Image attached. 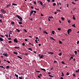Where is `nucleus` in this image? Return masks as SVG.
Instances as JSON below:
<instances>
[{
  "label": "nucleus",
  "instance_id": "nucleus-16",
  "mask_svg": "<svg viewBox=\"0 0 79 79\" xmlns=\"http://www.w3.org/2000/svg\"><path fill=\"white\" fill-rule=\"evenodd\" d=\"M0 41H3V40L1 37H0Z\"/></svg>",
  "mask_w": 79,
  "mask_h": 79
},
{
  "label": "nucleus",
  "instance_id": "nucleus-60",
  "mask_svg": "<svg viewBox=\"0 0 79 79\" xmlns=\"http://www.w3.org/2000/svg\"><path fill=\"white\" fill-rule=\"evenodd\" d=\"M25 40L26 42H27V39H25Z\"/></svg>",
  "mask_w": 79,
  "mask_h": 79
},
{
  "label": "nucleus",
  "instance_id": "nucleus-27",
  "mask_svg": "<svg viewBox=\"0 0 79 79\" xmlns=\"http://www.w3.org/2000/svg\"><path fill=\"white\" fill-rule=\"evenodd\" d=\"M19 77V79H23V76H21V77Z\"/></svg>",
  "mask_w": 79,
  "mask_h": 79
},
{
  "label": "nucleus",
  "instance_id": "nucleus-63",
  "mask_svg": "<svg viewBox=\"0 0 79 79\" xmlns=\"http://www.w3.org/2000/svg\"><path fill=\"white\" fill-rule=\"evenodd\" d=\"M9 38H10V33H9Z\"/></svg>",
  "mask_w": 79,
  "mask_h": 79
},
{
  "label": "nucleus",
  "instance_id": "nucleus-8",
  "mask_svg": "<svg viewBox=\"0 0 79 79\" xmlns=\"http://www.w3.org/2000/svg\"><path fill=\"white\" fill-rule=\"evenodd\" d=\"M44 57V55H42L40 57V58H43Z\"/></svg>",
  "mask_w": 79,
  "mask_h": 79
},
{
  "label": "nucleus",
  "instance_id": "nucleus-25",
  "mask_svg": "<svg viewBox=\"0 0 79 79\" xmlns=\"http://www.w3.org/2000/svg\"><path fill=\"white\" fill-rule=\"evenodd\" d=\"M14 54H15V55H18V53L16 52H13Z\"/></svg>",
  "mask_w": 79,
  "mask_h": 79
},
{
  "label": "nucleus",
  "instance_id": "nucleus-53",
  "mask_svg": "<svg viewBox=\"0 0 79 79\" xmlns=\"http://www.w3.org/2000/svg\"><path fill=\"white\" fill-rule=\"evenodd\" d=\"M38 78H40V75H38Z\"/></svg>",
  "mask_w": 79,
  "mask_h": 79
},
{
  "label": "nucleus",
  "instance_id": "nucleus-55",
  "mask_svg": "<svg viewBox=\"0 0 79 79\" xmlns=\"http://www.w3.org/2000/svg\"><path fill=\"white\" fill-rule=\"evenodd\" d=\"M24 32H27V30H24Z\"/></svg>",
  "mask_w": 79,
  "mask_h": 79
},
{
  "label": "nucleus",
  "instance_id": "nucleus-1",
  "mask_svg": "<svg viewBox=\"0 0 79 79\" xmlns=\"http://www.w3.org/2000/svg\"><path fill=\"white\" fill-rule=\"evenodd\" d=\"M16 16L19 19H20V21H23V19H22V18L19 15H16Z\"/></svg>",
  "mask_w": 79,
  "mask_h": 79
},
{
  "label": "nucleus",
  "instance_id": "nucleus-4",
  "mask_svg": "<svg viewBox=\"0 0 79 79\" xmlns=\"http://www.w3.org/2000/svg\"><path fill=\"white\" fill-rule=\"evenodd\" d=\"M15 42H16V43H18V40L16 38H15L14 40Z\"/></svg>",
  "mask_w": 79,
  "mask_h": 79
},
{
  "label": "nucleus",
  "instance_id": "nucleus-59",
  "mask_svg": "<svg viewBox=\"0 0 79 79\" xmlns=\"http://www.w3.org/2000/svg\"><path fill=\"white\" fill-rule=\"evenodd\" d=\"M57 63V62L55 60V61L54 62V63Z\"/></svg>",
  "mask_w": 79,
  "mask_h": 79
},
{
  "label": "nucleus",
  "instance_id": "nucleus-34",
  "mask_svg": "<svg viewBox=\"0 0 79 79\" xmlns=\"http://www.w3.org/2000/svg\"><path fill=\"white\" fill-rule=\"evenodd\" d=\"M74 53H75V55H77V51H74Z\"/></svg>",
  "mask_w": 79,
  "mask_h": 79
},
{
  "label": "nucleus",
  "instance_id": "nucleus-9",
  "mask_svg": "<svg viewBox=\"0 0 79 79\" xmlns=\"http://www.w3.org/2000/svg\"><path fill=\"white\" fill-rule=\"evenodd\" d=\"M3 14H0V18H3Z\"/></svg>",
  "mask_w": 79,
  "mask_h": 79
},
{
  "label": "nucleus",
  "instance_id": "nucleus-58",
  "mask_svg": "<svg viewBox=\"0 0 79 79\" xmlns=\"http://www.w3.org/2000/svg\"><path fill=\"white\" fill-rule=\"evenodd\" d=\"M6 62H7L8 63H10V62L9 61H7Z\"/></svg>",
  "mask_w": 79,
  "mask_h": 79
},
{
  "label": "nucleus",
  "instance_id": "nucleus-64",
  "mask_svg": "<svg viewBox=\"0 0 79 79\" xmlns=\"http://www.w3.org/2000/svg\"><path fill=\"white\" fill-rule=\"evenodd\" d=\"M9 43H11L12 42L11 41H8Z\"/></svg>",
  "mask_w": 79,
  "mask_h": 79
},
{
  "label": "nucleus",
  "instance_id": "nucleus-42",
  "mask_svg": "<svg viewBox=\"0 0 79 79\" xmlns=\"http://www.w3.org/2000/svg\"><path fill=\"white\" fill-rule=\"evenodd\" d=\"M19 24H22V22H19Z\"/></svg>",
  "mask_w": 79,
  "mask_h": 79
},
{
  "label": "nucleus",
  "instance_id": "nucleus-44",
  "mask_svg": "<svg viewBox=\"0 0 79 79\" xmlns=\"http://www.w3.org/2000/svg\"><path fill=\"white\" fill-rule=\"evenodd\" d=\"M35 71L36 72H37V73H40V71H37V70H35Z\"/></svg>",
  "mask_w": 79,
  "mask_h": 79
},
{
  "label": "nucleus",
  "instance_id": "nucleus-33",
  "mask_svg": "<svg viewBox=\"0 0 79 79\" xmlns=\"http://www.w3.org/2000/svg\"><path fill=\"white\" fill-rule=\"evenodd\" d=\"M55 5H56V3H53V6H55Z\"/></svg>",
  "mask_w": 79,
  "mask_h": 79
},
{
  "label": "nucleus",
  "instance_id": "nucleus-49",
  "mask_svg": "<svg viewBox=\"0 0 79 79\" xmlns=\"http://www.w3.org/2000/svg\"><path fill=\"white\" fill-rule=\"evenodd\" d=\"M58 31H61V28H58Z\"/></svg>",
  "mask_w": 79,
  "mask_h": 79
},
{
  "label": "nucleus",
  "instance_id": "nucleus-18",
  "mask_svg": "<svg viewBox=\"0 0 79 79\" xmlns=\"http://www.w3.org/2000/svg\"><path fill=\"white\" fill-rule=\"evenodd\" d=\"M15 76H16V77H18V75L16 74V73L15 74Z\"/></svg>",
  "mask_w": 79,
  "mask_h": 79
},
{
  "label": "nucleus",
  "instance_id": "nucleus-56",
  "mask_svg": "<svg viewBox=\"0 0 79 79\" xmlns=\"http://www.w3.org/2000/svg\"><path fill=\"white\" fill-rule=\"evenodd\" d=\"M5 35L6 37H8V35Z\"/></svg>",
  "mask_w": 79,
  "mask_h": 79
},
{
  "label": "nucleus",
  "instance_id": "nucleus-31",
  "mask_svg": "<svg viewBox=\"0 0 79 79\" xmlns=\"http://www.w3.org/2000/svg\"><path fill=\"white\" fill-rule=\"evenodd\" d=\"M68 22L69 23H71V20H68Z\"/></svg>",
  "mask_w": 79,
  "mask_h": 79
},
{
  "label": "nucleus",
  "instance_id": "nucleus-5",
  "mask_svg": "<svg viewBox=\"0 0 79 79\" xmlns=\"http://www.w3.org/2000/svg\"><path fill=\"white\" fill-rule=\"evenodd\" d=\"M3 55H4L5 56H6V57H8V55L6 54V53L3 54Z\"/></svg>",
  "mask_w": 79,
  "mask_h": 79
},
{
  "label": "nucleus",
  "instance_id": "nucleus-22",
  "mask_svg": "<svg viewBox=\"0 0 79 79\" xmlns=\"http://www.w3.org/2000/svg\"><path fill=\"white\" fill-rule=\"evenodd\" d=\"M61 19L62 21H64V19L63 17H61Z\"/></svg>",
  "mask_w": 79,
  "mask_h": 79
},
{
  "label": "nucleus",
  "instance_id": "nucleus-13",
  "mask_svg": "<svg viewBox=\"0 0 79 79\" xmlns=\"http://www.w3.org/2000/svg\"><path fill=\"white\" fill-rule=\"evenodd\" d=\"M41 69V70H43V71H44L45 72V71H46V70L44 69Z\"/></svg>",
  "mask_w": 79,
  "mask_h": 79
},
{
  "label": "nucleus",
  "instance_id": "nucleus-32",
  "mask_svg": "<svg viewBox=\"0 0 79 79\" xmlns=\"http://www.w3.org/2000/svg\"><path fill=\"white\" fill-rule=\"evenodd\" d=\"M66 75H67L69 76V73L67 72L66 74Z\"/></svg>",
  "mask_w": 79,
  "mask_h": 79
},
{
  "label": "nucleus",
  "instance_id": "nucleus-61",
  "mask_svg": "<svg viewBox=\"0 0 79 79\" xmlns=\"http://www.w3.org/2000/svg\"><path fill=\"white\" fill-rule=\"evenodd\" d=\"M34 3L35 5V4H36V2H35V1H34Z\"/></svg>",
  "mask_w": 79,
  "mask_h": 79
},
{
  "label": "nucleus",
  "instance_id": "nucleus-24",
  "mask_svg": "<svg viewBox=\"0 0 79 79\" xmlns=\"http://www.w3.org/2000/svg\"><path fill=\"white\" fill-rule=\"evenodd\" d=\"M73 19H74V20H75L76 18H75V17H74V15H73Z\"/></svg>",
  "mask_w": 79,
  "mask_h": 79
},
{
  "label": "nucleus",
  "instance_id": "nucleus-43",
  "mask_svg": "<svg viewBox=\"0 0 79 79\" xmlns=\"http://www.w3.org/2000/svg\"><path fill=\"white\" fill-rule=\"evenodd\" d=\"M35 41L36 43H38V42H37V40H35Z\"/></svg>",
  "mask_w": 79,
  "mask_h": 79
},
{
  "label": "nucleus",
  "instance_id": "nucleus-19",
  "mask_svg": "<svg viewBox=\"0 0 79 79\" xmlns=\"http://www.w3.org/2000/svg\"><path fill=\"white\" fill-rule=\"evenodd\" d=\"M9 68H10V67L9 66H6V69H9Z\"/></svg>",
  "mask_w": 79,
  "mask_h": 79
},
{
  "label": "nucleus",
  "instance_id": "nucleus-41",
  "mask_svg": "<svg viewBox=\"0 0 79 79\" xmlns=\"http://www.w3.org/2000/svg\"><path fill=\"white\" fill-rule=\"evenodd\" d=\"M61 55H62V54L61 53H60L59 54V56H61Z\"/></svg>",
  "mask_w": 79,
  "mask_h": 79
},
{
  "label": "nucleus",
  "instance_id": "nucleus-10",
  "mask_svg": "<svg viewBox=\"0 0 79 79\" xmlns=\"http://www.w3.org/2000/svg\"><path fill=\"white\" fill-rule=\"evenodd\" d=\"M15 48H17V49H20V47H15Z\"/></svg>",
  "mask_w": 79,
  "mask_h": 79
},
{
  "label": "nucleus",
  "instance_id": "nucleus-11",
  "mask_svg": "<svg viewBox=\"0 0 79 79\" xmlns=\"http://www.w3.org/2000/svg\"><path fill=\"white\" fill-rule=\"evenodd\" d=\"M51 40H55V39H54L52 37H50Z\"/></svg>",
  "mask_w": 79,
  "mask_h": 79
},
{
  "label": "nucleus",
  "instance_id": "nucleus-12",
  "mask_svg": "<svg viewBox=\"0 0 79 79\" xmlns=\"http://www.w3.org/2000/svg\"><path fill=\"white\" fill-rule=\"evenodd\" d=\"M43 32L44 34H48V33H47V31H43Z\"/></svg>",
  "mask_w": 79,
  "mask_h": 79
},
{
  "label": "nucleus",
  "instance_id": "nucleus-46",
  "mask_svg": "<svg viewBox=\"0 0 79 79\" xmlns=\"http://www.w3.org/2000/svg\"><path fill=\"white\" fill-rule=\"evenodd\" d=\"M30 13H31V14H32L33 13V10H32L31 12Z\"/></svg>",
  "mask_w": 79,
  "mask_h": 79
},
{
  "label": "nucleus",
  "instance_id": "nucleus-15",
  "mask_svg": "<svg viewBox=\"0 0 79 79\" xmlns=\"http://www.w3.org/2000/svg\"><path fill=\"white\" fill-rule=\"evenodd\" d=\"M16 30L18 32H20V30L18 29H16Z\"/></svg>",
  "mask_w": 79,
  "mask_h": 79
},
{
  "label": "nucleus",
  "instance_id": "nucleus-40",
  "mask_svg": "<svg viewBox=\"0 0 79 79\" xmlns=\"http://www.w3.org/2000/svg\"><path fill=\"white\" fill-rule=\"evenodd\" d=\"M62 76H64V73L63 72H62Z\"/></svg>",
  "mask_w": 79,
  "mask_h": 79
},
{
  "label": "nucleus",
  "instance_id": "nucleus-28",
  "mask_svg": "<svg viewBox=\"0 0 79 79\" xmlns=\"http://www.w3.org/2000/svg\"><path fill=\"white\" fill-rule=\"evenodd\" d=\"M59 44H62V42H61V41H59Z\"/></svg>",
  "mask_w": 79,
  "mask_h": 79
},
{
  "label": "nucleus",
  "instance_id": "nucleus-47",
  "mask_svg": "<svg viewBox=\"0 0 79 79\" xmlns=\"http://www.w3.org/2000/svg\"><path fill=\"white\" fill-rule=\"evenodd\" d=\"M72 3L74 5L76 4V3H75L74 2H72Z\"/></svg>",
  "mask_w": 79,
  "mask_h": 79
},
{
  "label": "nucleus",
  "instance_id": "nucleus-62",
  "mask_svg": "<svg viewBox=\"0 0 79 79\" xmlns=\"http://www.w3.org/2000/svg\"><path fill=\"white\" fill-rule=\"evenodd\" d=\"M52 2H55V0H51Z\"/></svg>",
  "mask_w": 79,
  "mask_h": 79
},
{
  "label": "nucleus",
  "instance_id": "nucleus-21",
  "mask_svg": "<svg viewBox=\"0 0 79 79\" xmlns=\"http://www.w3.org/2000/svg\"><path fill=\"white\" fill-rule=\"evenodd\" d=\"M18 58H19L20 59H21V60H22V58L21 56H18Z\"/></svg>",
  "mask_w": 79,
  "mask_h": 79
},
{
  "label": "nucleus",
  "instance_id": "nucleus-14",
  "mask_svg": "<svg viewBox=\"0 0 79 79\" xmlns=\"http://www.w3.org/2000/svg\"><path fill=\"white\" fill-rule=\"evenodd\" d=\"M29 44L30 45H32V46H34V44H31V43H29Z\"/></svg>",
  "mask_w": 79,
  "mask_h": 79
},
{
  "label": "nucleus",
  "instance_id": "nucleus-7",
  "mask_svg": "<svg viewBox=\"0 0 79 79\" xmlns=\"http://www.w3.org/2000/svg\"><path fill=\"white\" fill-rule=\"evenodd\" d=\"M10 6H11V5H10V4H9L6 6V8H8L10 7Z\"/></svg>",
  "mask_w": 79,
  "mask_h": 79
},
{
  "label": "nucleus",
  "instance_id": "nucleus-45",
  "mask_svg": "<svg viewBox=\"0 0 79 79\" xmlns=\"http://www.w3.org/2000/svg\"><path fill=\"white\" fill-rule=\"evenodd\" d=\"M56 11H58L59 12H60V11H61V10H58V9H56Z\"/></svg>",
  "mask_w": 79,
  "mask_h": 79
},
{
  "label": "nucleus",
  "instance_id": "nucleus-6",
  "mask_svg": "<svg viewBox=\"0 0 79 79\" xmlns=\"http://www.w3.org/2000/svg\"><path fill=\"white\" fill-rule=\"evenodd\" d=\"M48 54H51V55H53V52H48Z\"/></svg>",
  "mask_w": 79,
  "mask_h": 79
},
{
  "label": "nucleus",
  "instance_id": "nucleus-37",
  "mask_svg": "<svg viewBox=\"0 0 79 79\" xmlns=\"http://www.w3.org/2000/svg\"><path fill=\"white\" fill-rule=\"evenodd\" d=\"M28 50H31V51H32V48H29L28 49Z\"/></svg>",
  "mask_w": 79,
  "mask_h": 79
},
{
  "label": "nucleus",
  "instance_id": "nucleus-39",
  "mask_svg": "<svg viewBox=\"0 0 79 79\" xmlns=\"http://www.w3.org/2000/svg\"><path fill=\"white\" fill-rule=\"evenodd\" d=\"M12 5H14V6H15V5L17 6V4H15V3H13L12 4Z\"/></svg>",
  "mask_w": 79,
  "mask_h": 79
},
{
  "label": "nucleus",
  "instance_id": "nucleus-52",
  "mask_svg": "<svg viewBox=\"0 0 79 79\" xmlns=\"http://www.w3.org/2000/svg\"><path fill=\"white\" fill-rule=\"evenodd\" d=\"M33 12H34L35 13H36V11L35 10H33Z\"/></svg>",
  "mask_w": 79,
  "mask_h": 79
},
{
  "label": "nucleus",
  "instance_id": "nucleus-36",
  "mask_svg": "<svg viewBox=\"0 0 79 79\" xmlns=\"http://www.w3.org/2000/svg\"><path fill=\"white\" fill-rule=\"evenodd\" d=\"M12 31H10V34H12V33H11V32H12Z\"/></svg>",
  "mask_w": 79,
  "mask_h": 79
},
{
  "label": "nucleus",
  "instance_id": "nucleus-26",
  "mask_svg": "<svg viewBox=\"0 0 79 79\" xmlns=\"http://www.w3.org/2000/svg\"><path fill=\"white\" fill-rule=\"evenodd\" d=\"M62 64H66L64 63V61H62Z\"/></svg>",
  "mask_w": 79,
  "mask_h": 79
},
{
  "label": "nucleus",
  "instance_id": "nucleus-51",
  "mask_svg": "<svg viewBox=\"0 0 79 79\" xmlns=\"http://www.w3.org/2000/svg\"><path fill=\"white\" fill-rule=\"evenodd\" d=\"M22 45H23L24 46V45H25V43H23V44H22Z\"/></svg>",
  "mask_w": 79,
  "mask_h": 79
},
{
  "label": "nucleus",
  "instance_id": "nucleus-3",
  "mask_svg": "<svg viewBox=\"0 0 79 79\" xmlns=\"http://www.w3.org/2000/svg\"><path fill=\"white\" fill-rule=\"evenodd\" d=\"M1 11L2 13H6V11H5L4 9H1Z\"/></svg>",
  "mask_w": 79,
  "mask_h": 79
},
{
  "label": "nucleus",
  "instance_id": "nucleus-2",
  "mask_svg": "<svg viewBox=\"0 0 79 79\" xmlns=\"http://www.w3.org/2000/svg\"><path fill=\"white\" fill-rule=\"evenodd\" d=\"M72 32V30L71 29H69L67 31V32L69 35V33H70V32Z\"/></svg>",
  "mask_w": 79,
  "mask_h": 79
},
{
  "label": "nucleus",
  "instance_id": "nucleus-30",
  "mask_svg": "<svg viewBox=\"0 0 79 79\" xmlns=\"http://www.w3.org/2000/svg\"><path fill=\"white\" fill-rule=\"evenodd\" d=\"M40 3L41 5H43V4H42V2H40Z\"/></svg>",
  "mask_w": 79,
  "mask_h": 79
},
{
  "label": "nucleus",
  "instance_id": "nucleus-35",
  "mask_svg": "<svg viewBox=\"0 0 79 79\" xmlns=\"http://www.w3.org/2000/svg\"><path fill=\"white\" fill-rule=\"evenodd\" d=\"M73 76L74 77H76V75L75 74H73Z\"/></svg>",
  "mask_w": 79,
  "mask_h": 79
},
{
  "label": "nucleus",
  "instance_id": "nucleus-57",
  "mask_svg": "<svg viewBox=\"0 0 79 79\" xmlns=\"http://www.w3.org/2000/svg\"><path fill=\"white\" fill-rule=\"evenodd\" d=\"M77 44H79V41H78L77 42Z\"/></svg>",
  "mask_w": 79,
  "mask_h": 79
},
{
  "label": "nucleus",
  "instance_id": "nucleus-48",
  "mask_svg": "<svg viewBox=\"0 0 79 79\" xmlns=\"http://www.w3.org/2000/svg\"><path fill=\"white\" fill-rule=\"evenodd\" d=\"M48 3H50V0H48Z\"/></svg>",
  "mask_w": 79,
  "mask_h": 79
},
{
  "label": "nucleus",
  "instance_id": "nucleus-29",
  "mask_svg": "<svg viewBox=\"0 0 79 79\" xmlns=\"http://www.w3.org/2000/svg\"><path fill=\"white\" fill-rule=\"evenodd\" d=\"M49 18H50V19H51V18H53V17L51 16H50L49 17Z\"/></svg>",
  "mask_w": 79,
  "mask_h": 79
},
{
  "label": "nucleus",
  "instance_id": "nucleus-23",
  "mask_svg": "<svg viewBox=\"0 0 79 79\" xmlns=\"http://www.w3.org/2000/svg\"><path fill=\"white\" fill-rule=\"evenodd\" d=\"M72 26H73V27H75V24L72 25Z\"/></svg>",
  "mask_w": 79,
  "mask_h": 79
},
{
  "label": "nucleus",
  "instance_id": "nucleus-50",
  "mask_svg": "<svg viewBox=\"0 0 79 79\" xmlns=\"http://www.w3.org/2000/svg\"><path fill=\"white\" fill-rule=\"evenodd\" d=\"M35 9L36 10H39V8L37 9V8H35Z\"/></svg>",
  "mask_w": 79,
  "mask_h": 79
},
{
  "label": "nucleus",
  "instance_id": "nucleus-54",
  "mask_svg": "<svg viewBox=\"0 0 79 79\" xmlns=\"http://www.w3.org/2000/svg\"><path fill=\"white\" fill-rule=\"evenodd\" d=\"M0 35L1 37H3V35Z\"/></svg>",
  "mask_w": 79,
  "mask_h": 79
},
{
  "label": "nucleus",
  "instance_id": "nucleus-20",
  "mask_svg": "<svg viewBox=\"0 0 79 79\" xmlns=\"http://www.w3.org/2000/svg\"><path fill=\"white\" fill-rule=\"evenodd\" d=\"M11 24H13L14 25L15 24V22H12Z\"/></svg>",
  "mask_w": 79,
  "mask_h": 79
},
{
  "label": "nucleus",
  "instance_id": "nucleus-38",
  "mask_svg": "<svg viewBox=\"0 0 79 79\" xmlns=\"http://www.w3.org/2000/svg\"><path fill=\"white\" fill-rule=\"evenodd\" d=\"M66 5H67V8H69V4H67Z\"/></svg>",
  "mask_w": 79,
  "mask_h": 79
},
{
  "label": "nucleus",
  "instance_id": "nucleus-17",
  "mask_svg": "<svg viewBox=\"0 0 79 79\" xmlns=\"http://www.w3.org/2000/svg\"><path fill=\"white\" fill-rule=\"evenodd\" d=\"M54 32H55L54 31H52V34H53V35H54V34H55Z\"/></svg>",
  "mask_w": 79,
  "mask_h": 79
}]
</instances>
